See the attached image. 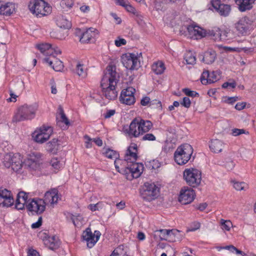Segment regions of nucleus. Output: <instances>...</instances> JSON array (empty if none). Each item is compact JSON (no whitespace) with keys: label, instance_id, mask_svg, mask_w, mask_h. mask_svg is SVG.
Wrapping results in <instances>:
<instances>
[{"label":"nucleus","instance_id":"4","mask_svg":"<svg viewBox=\"0 0 256 256\" xmlns=\"http://www.w3.org/2000/svg\"><path fill=\"white\" fill-rule=\"evenodd\" d=\"M193 148L189 144H184L179 146L174 154L175 162L179 165L186 164L190 159Z\"/></svg>","mask_w":256,"mask_h":256},{"label":"nucleus","instance_id":"55","mask_svg":"<svg viewBox=\"0 0 256 256\" xmlns=\"http://www.w3.org/2000/svg\"><path fill=\"white\" fill-rule=\"evenodd\" d=\"M50 35L52 38L58 39H62L63 36L61 35L60 32L58 30H52L50 32Z\"/></svg>","mask_w":256,"mask_h":256},{"label":"nucleus","instance_id":"42","mask_svg":"<svg viewBox=\"0 0 256 256\" xmlns=\"http://www.w3.org/2000/svg\"><path fill=\"white\" fill-rule=\"evenodd\" d=\"M72 220L74 224L76 226H80L84 222L82 217L80 214L72 216Z\"/></svg>","mask_w":256,"mask_h":256},{"label":"nucleus","instance_id":"36","mask_svg":"<svg viewBox=\"0 0 256 256\" xmlns=\"http://www.w3.org/2000/svg\"><path fill=\"white\" fill-rule=\"evenodd\" d=\"M76 72L78 75L83 78H85L87 74L86 66L80 62H77L76 64Z\"/></svg>","mask_w":256,"mask_h":256},{"label":"nucleus","instance_id":"59","mask_svg":"<svg viewBox=\"0 0 256 256\" xmlns=\"http://www.w3.org/2000/svg\"><path fill=\"white\" fill-rule=\"evenodd\" d=\"M85 140L86 146V148H90L92 147V139L87 135L84 136Z\"/></svg>","mask_w":256,"mask_h":256},{"label":"nucleus","instance_id":"23","mask_svg":"<svg viewBox=\"0 0 256 256\" xmlns=\"http://www.w3.org/2000/svg\"><path fill=\"white\" fill-rule=\"evenodd\" d=\"M98 34L97 30L93 28H90L84 32L80 39L82 42H88L94 38Z\"/></svg>","mask_w":256,"mask_h":256},{"label":"nucleus","instance_id":"11","mask_svg":"<svg viewBox=\"0 0 256 256\" xmlns=\"http://www.w3.org/2000/svg\"><path fill=\"white\" fill-rule=\"evenodd\" d=\"M140 56L134 53H126L121 57L122 62L127 69L133 70L137 69L140 64Z\"/></svg>","mask_w":256,"mask_h":256},{"label":"nucleus","instance_id":"44","mask_svg":"<svg viewBox=\"0 0 256 256\" xmlns=\"http://www.w3.org/2000/svg\"><path fill=\"white\" fill-rule=\"evenodd\" d=\"M168 230H160L155 232V234L159 236L160 240H166L168 236Z\"/></svg>","mask_w":256,"mask_h":256},{"label":"nucleus","instance_id":"52","mask_svg":"<svg viewBox=\"0 0 256 256\" xmlns=\"http://www.w3.org/2000/svg\"><path fill=\"white\" fill-rule=\"evenodd\" d=\"M126 40L125 39L120 37L117 38L114 40V44L117 47L126 45Z\"/></svg>","mask_w":256,"mask_h":256},{"label":"nucleus","instance_id":"40","mask_svg":"<svg viewBox=\"0 0 256 256\" xmlns=\"http://www.w3.org/2000/svg\"><path fill=\"white\" fill-rule=\"evenodd\" d=\"M220 225L221 228L224 232L230 231L231 228L232 227V224L229 220H224V219H221L220 220Z\"/></svg>","mask_w":256,"mask_h":256},{"label":"nucleus","instance_id":"9","mask_svg":"<svg viewBox=\"0 0 256 256\" xmlns=\"http://www.w3.org/2000/svg\"><path fill=\"white\" fill-rule=\"evenodd\" d=\"M4 164L6 167L10 168L17 172L22 168V158L18 154H6L4 156Z\"/></svg>","mask_w":256,"mask_h":256},{"label":"nucleus","instance_id":"6","mask_svg":"<svg viewBox=\"0 0 256 256\" xmlns=\"http://www.w3.org/2000/svg\"><path fill=\"white\" fill-rule=\"evenodd\" d=\"M183 176L186 184L192 187H197L201 183L202 172L196 168L185 169L183 172Z\"/></svg>","mask_w":256,"mask_h":256},{"label":"nucleus","instance_id":"20","mask_svg":"<svg viewBox=\"0 0 256 256\" xmlns=\"http://www.w3.org/2000/svg\"><path fill=\"white\" fill-rule=\"evenodd\" d=\"M220 78L218 72H212L210 74L208 70H204L202 74L200 80L203 84H212L216 82Z\"/></svg>","mask_w":256,"mask_h":256},{"label":"nucleus","instance_id":"48","mask_svg":"<svg viewBox=\"0 0 256 256\" xmlns=\"http://www.w3.org/2000/svg\"><path fill=\"white\" fill-rule=\"evenodd\" d=\"M12 196L11 192L6 189L0 188V198H10Z\"/></svg>","mask_w":256,"mask_h":256},{"label":"nucleus","instance_id":"3","mask_svg":"<svg viewBox=\"0 0 256 256\" xmlns=\"http://www.w3.org/2000/svg\"><path fill=\"white\" fill-rule=\"evenodd\" d=\"M28 194L24 192H19L16 196L15 208L23 210L26 206L27 210L33 214H40L46 210L44 201L42 198H34L28 200Z\"/></svg>","mask_w":256,"mask_h":256},{"label":"nucleus","instance_id":"30","mask_svg":"<svg viewBox=\"0 0 256 256\" xmlns=\"http://www.w3.org/2000/svg\"><path fill=\"white\" fill-rule=\"evenodd\" d=\"M216 58V54L214 51H208L204 52L202 60L206 64H211L214 61Z\"/></svg>","mask_w":256,"mask_h":256},{"label":"nucleus","instance_id":"32","mask_svg":"<svg viewBox=\"0 0 256 256\" xmlns=\"http://www.w3.org/2000/svg\"><path fill=\"white\" fill-rule=\"evenodd\" d=\"M180 231L176 230H168L166 240L174 242L180 239Z\"/></svg>","mask_w":256,"mask_h":256},{"label":"nucleus","instance_id":"8","mask_svg":"<svg viewBox=\"0 0 256 256\" xmlns=\"http://www.w3.org/2000/svg\"><path fill=\"white\" fill-rule=\"evenodd\" d=\"M53 132V129L49 126H43L36 128L32 134L34 140L40 144H42L48 140Z\"/></svg>","mask_w":256,"mask_h":256},{"label":"nucleus","instance_id":"39","mask_svg":"<svg viewBox=\"0 0 256 256\" xmlns=\"http://www.w3.org/2000/svg\"><path fill=\"white\" fill-rule=\"evenodd\" d=\"M126 250L124 246L121 245L116 248L110 256H126Z\"/></svg>","mask_w":256,"mask_h":256},{"label":"nucleus","instance_id":"22","mask_svg":"<svg viewBox=\"0 0 256 256\" xmlns=\"http://www.w3.org/2000/svg\"><path fill=\"white\" fill-rule=\"evenodd\" d=\"M216 12H217L220 16L224 17L228 16L231 12L232 8L230 4L220 3L218 4L216 6L214 5L212 6Z\"/></svg>","mask_w":256,"mask_h":256},{"label":"nucleus","instance_id":"13","mask_svg":"<svg viewBox=\"0 0 256 256\" xmlns=\"http://www.w3.org/2000/svg\"><path fill=\"white\" fill-rule=\"evenodd\" d=\"M195 192L191 188L184 186L180 190L178 200L182 204H186L192 202L195 198Z\"/></svg>","mask_w":256,"mask_h":256},{"label":"nucleus","instance_id":"58","mask_svg":"<svg viewBox=\"0 0 256 256\" xmlns=\"http://www.w3.org/2000/svg\"><path fill=\"white\" fill-rule=\"evenodd\" d=\"M181 104L185 108H190L191 104L190 99L188 97H184L182 102H181Z\"/></svg>","mask_w":256,"mask_h":256},{"label":"nucleus","instance_id":"17","mask_svg":"<svg viewBox=\"0 0 256 256\" xmlns=\"http://www.w3.org/2000/svg\"><path fill=\"white\" fill-rule=\"evenodd\" d=\"M41 154L38 152L29 154L24 162L26 166L32 170L36 169L41 163Z\"/></svg>","mask_w":256,"mask_h":256},{"label":"nucleus","instance_id":"19","mask_svg":"<svg viewBox=\"0 0 256 256\" xmlns=\"http://www.w3.org/2000/svg\"><path fill=\"white\" fill-rule=\"evenodd\" d=\"M60 197L58 194V191L56 189H52L45 193L44 198L45 206L50 204L52 207L56 204Z\"/></svg>","mask_w":256,"mask_h":256},{"label":"nucleus","instance_id":"35","mask_svg":"<svg viewBox=\"0 0 256 256\" xmlns=\"http://www.w3.org/2000/svg\"><path fill=\"white\" fill-rule=\"evenodd\" d=\"M210 36L215 41L221 40L222 30L218 28H214L209 32Z\"/></svg>","mask_w":256,"mask_h":256},{"label":"nucleus","instance_id":"49","mask_svg":"<svg viewBox=\"0 0 256 256\" xmlns=\"http://www.w3.org/2000/svg\"><path fill=\"white\" fill-rule=\"evenodd\" d=\"M200 224L198 222H194L191 224L189 228L187 230L188 232L195 231L200 228Z\"/></svg>","mask_w":256,"mask_h":256},{"label":"nucleus","instance_id":"25","mask_svg":"<svg viewBox=\"0 0 256 256\" xmlns=\"http://www.w3.org/2000/svg\"><path fill=\"white\" fill-rule=\"evenodd\" d=\"M224 146V143L222 140L218 139L212 140L209 145L210 150L215 153L221 152Z\"/></svg>","mask_w":256,"mask_h":256},{"label":"nucleus","instance_id":"15","mask_svg":"<svg viewBox=\"0 0 256 256\" xmlns=\"http://www.w3.org/2000/svg\"><path fill=\"white\" fill-rule=\"evenodd\" d=\"M124 132L130 136L138 137L142 134L138 118H134L128 128H124Z\"/></svg>","mask_w":256,"mask_h":256},{"label":"nucleus","instance_id":"33","mask_svg":"<svg viewBox=\"0 0 256 256\" xmlns=\"http://www.w3.org/2000/svg\"><path fill=\"white\" fill-rule=\"evenodd\" d=\"M138 120L140 124V128L142 134L144 133L148 132L152 128V124L150 121L144 120L140 118H138Z\"/></svg>","mask_w":256,"mask_h":256},{"label":"nucleus","instance_id":"27","mask_svg":"<svg viewBox=\"0 0 256 256\" xmlns=\"http://www.w3.org/2000/svg\"><path fill=\"white\" fill-rule=\"evenodd\" d=\"M56 24L60 28L68 29L71 27V22L65 16L58 15L56 18Z\"/></svg>","mask_w":256,"mask_h":256},{"label":"nucleus","instance_id":"43","mask_svg":"<svg viewBox=\"0 0 256 256\" xmlns=\"http://www.w3.org/2000/svg\"><path fill=\"white\" fill-rule=\"evenodd\" d=\"M58 110L59 117H58L57 118L59 120V121L64 123L66 125H68L70 124L62 108L60 106L59 107Z\"/></svg>","mask_w":256,"mask_h":256},{"label":"nucleus","instance_id":"56","mask_svg":"<svg viewBox=\"0 0 256 256\" xmlns=\"http://www.w3.org/2000/svg\"><path fill=\"white\" fill-rule=\"evenodd\" d=\"M224 166L228 170H231L234 168L235 164L232 160H229L226 162Z\"/></svg>","mask_w":256,"mask_h":256},{"label":"nucleus","instance_id":"45","mask_svg":"<svg viewBox=\"0 0 256 256\" xmlns=\"http://www.w3.org/2000/svg\"><path fill=\"white\" fill-rule=\"evenodd\" d=\"M50 164L56 170L60 169L62 166V162L55 158L52 159Z\"/></svg>","mask_w":256,"mask_h":256},{"label":"nucleus","instance_id":"50","mask_svg":"<svg viewBox=\"0 0 256 256\" xmlns=\"http://www.w3.org/2000/svg\"><path fill=\"white\" fill-rule=\"evenodd\" d=\"M124 8L129 12H130L134 15L138 14V12L136 8L132 6L128 2Z\"/></svg>","mask_w":256,"mask_h":256},{"label":"nucleus","instance_id":"16","mask_svg":"<svg viewBox=\"0 0 256 256\" xmlns=\"http://www.w3.org/2000/svg\"><path fill=\"white\" fill-rule=\"evenodd\" d=\"M135 91V89L132 87H128L123 90L120 97V101L127 105L133 104L135 102L134 96Z\"/></svg>","mask_w":256,"mask_h":256},{"label":"nucleus","instance_id":"41","mask_svg":"<svg viewBox=\"0 0 256 256\" xmlns=\"http://www.w3.org/2000/svg\"><path fill=\"white\" fill-rule=\"evenodd\" d=\"M233 186L236 190H246L248 188V185L244 182H234Z\"/></svg>","mask_w":256,"mask_h":256},{"label":"nucleus","instance_id":"54","mask_svg":"<svg viewBox=\"0 0 256 256\" xmlns=\"http://www.w3.org/2000/svg\"><path fill=\"white\" fill-rule=\"evenodd\" d=\"M238 96H234V97H226L224 98V101L228 104H232L234 102L238 101Z\"/></svg>","mask_w":256,"mask_h":256},{"label":"nucleus","instance_id":"34","mask_svg":"<svg viewBox=\"0 0 256 256\" xmlns=\"http://www.w3.org/2000/svg\"><path fill=\"white\" fill-rule=\"evenodd\" d=\"M152 70L156 74H162L165 70L164 64L161 61H158L153 64L152 66Z\"/></svg>","mask_w":256,"mask_h":256},{"label":"nucleus","instance_id":"37","mask_svg":"<svg viewBox=\"0 0 256 256\" xmlns=\"http://www.w3.org/2000/svg\"><path fill=\"white\" fill-rule=\"evenodd\" d=\"M184 59L188 64H194L196 63V58L194 54L191 51L187 52L185 54Z\"/></svg>","mask_w":256,"mask_h":256},{"label":"nucleus","instance_id":"24","mask_svg":"<svg viewBox=\"0 0 256 256\" xmlns=\"http://www.w3.org/2000/svg\"><path fill=\"white\" fill-rule=\"evenodd\" d=\"M16 7L14 4L12 2L4 3L0 1V14L10 16L15 12Z\"/></svg>","mask_w":256,"mask_h":256},{"label":"nucleus","instance_id":"12","mask_svg":"<svg viewBox=\"0 0 256 256\" xmlns=\"http://www.w3.org/2000/svg\"><path fill=\"white\" fill-rule=\"evenodd\" d=\"M234 26L238 33L246 35L252 28V21L248 17H242L234 24Z\"/></svg>","mask_w":256,"mask_h":256},{"label":"nucleus","instance_id":"2","mask_svg":"<svg viewBox=\"0 0 256 256\" xmlns=\"http://www.w3.org/2000/svg\"><path fill=\"white\" fill-rule=\"evenodd\" d=\"M119 74L115 66H108L102 79L100 86L102 94L110 100H114L118 96L116 86L119 80Z\"/></svg>","mask_w":256,"mask_h":256},{"label":"nucleus","instance_id":"47","mask_svg":"<svg viewBox=\"0 0 256 256\" xmlns=\"http://www.w3.org/2000/svg\"><path fill=\"white\" fill-rule=\"evenodd\" d=\"M58 139L53 138L50 142L46 144V146L50 150L52 151L58 146Z\"/></svg>","mask_w":256,"mask_h":256},{"label":"nucleus","instance_id":"28","mask_svg":"<svg viewBox=\"0 0 256 256\" xmlns=\"http://www.w3.org/2000/svg\"><path fill=\"white\" fill-rule=\"evenodd\" d=\"M44 244L50 250H54L59 246V240L56 236H49L44 240Z\"/></svg>","mask_w":256,"mask_h":256},{"label":"nucleus","instance_id":"60","mask_svg":"<svg viewBox=\"0 0 256 256\" xmlns=\"http://www.w3.org/2000/svg\"><path fill=\"white\" fill-rule=\"evenodd\" d=\"M245 130L244 129L234 128L232 130V134L233 136H238L241 134H244Z\"/></svg>","mask_w":256,"mask_h":256},{"label":"nucleus","instance_id":"38","mask_svg":"<svg viewBox=\"0 0 256 256\" xmlns=\"http://www.w3.org/2000/svg\"><path fill=\"white\" fill-rule=\"evenodd\" d=\"M234 34L232 32L229 30H222L221 40L222 42H226L232 39Z\"/></svg>","mask_w":256,"mask_h":256},{"label":"nucleus","instance_id":"26","mask_svg":"<svg viewBox=\"0 0 256 256\" xmlns=\"http://www.w3.org/2000/svg\"><path fill=\"white\" fill-rule=\"evenodd\" d=\"M256 0H235L236 4L238 6L240 12H244L250 10Z\"/></svg>","mask_w":256,"mask_h":256},{"label":"nucleus","instance_id":"1","mask_svg":"<svg viewBox=\"0 0 256 256\" xmlns=\"http://www.w3.org/2000/svg\"><path fill=\"white\" fill-rule=\"evenodd\" d=\"M137 158V146L132 144L128 148L124 157L125 162L132 164L126 167H120L118 164H120L122 160L119 159L114 161L115 168L118 172L125 174L128 180L138 178L142 174L144 167L142 164L136 162Z\"/></svg>","mask_w":256,"mask_h":256},{"label":"nucleus","instance_id":"10","mask_svg":"<svg viewBox=\"0 0 256 256\" xmlns=\"http://www.w3.org/2000/svg\"><path fill=\"white\" fill-rule=\"evenodd\" d=\"M159 191L158 187L154 183L146 182L141 192V196L143 199L151 201L158 197Z\"/></svg>","mask_w":256,"mask_h":256},{"label":"nucleus","instance_id":"64","mask_svg":"<svg viewBox=\"0 0 256 256\" xmlns=\"http://www.w3.org/2000/svg\"><path fill=\"white\" fill-rule=\"evenodd\" d=\"M236 86V84L235 82H226L223 84L222 87L223 88H228V87H230L231 88H234Z\"/></svg>","mask_w":256,"mask_h":256},{"label":"nucleus","instance_id":"62","mask_svg":"<svg viewBox=\"0 0 256 256\" xmlns=\"http://www.w3.org/2000/svg\"><path fill=\"white\" fill-rule=\"evenodd\" d=\"M42 217L40 216L38 218V220L36 222L33 223L32 224V228H39L42 225Z\"/></svg>","mask_w":256,"mask_h":256},{"label":"nucleus","instance_id":"7","mask_svg":"<svg viewBox=\"0 0 256 256\" xmlns=\"http://www.w3.org/2000/svg\"><path fill=\"white\" fill-rule=\"evenodd\" d=\"M38 108V106L36 104L22 106L18 109L15 116L16 120L20 122L33 119L35 117Z\"/></svg>","mask_w":256,"mask_h":256},{"label":"nucleus","instance_id":"14","mask_svg":"<svg viewBox=\"0 0 256 256\" xmlns=\"http://www.w3.org/2000/svg\"><path fill=\"white\" fill-rule=\"evenodd\" d=\"M100 235L101 234L99 231L95 230L92 234L90 228H87L82 233V238L86 242L87 246L92 248L98 240Z\"/></svg>","mask_w":256,"mask_h":256},{"label":"nucleus","instance_id":"53","mask_svg":"<svg viewBox=\"0 0 256 256\" xmlns=\"http://www.w3.org/2000/svg\"><path fill=\"white\" fill-rule=\"evenodd\" d=\"M183 92H184V94L189 96L192 97H196V96H198L199 94L198 92H196L195 91H192L190 90L188 88H184L183 90Z\"/></svg>","mask_w":256,"mask_h":256},{"label":"nucleus","instance_id":"31","mask_svg":"<svg viewBox=\"0 0 256 256\" xmlns=\"http://www.w3.org/2000/svg\"><path fill=\"white\" fill-rule=\"evenodd\" d=\"M102 154L108 158L116 160L115 161L118 160H116L119 156L118 152L109 148H104Z\"/></svg>","mask_w":256,"mask_h":256},{"label":"nucleus","instance_id":"63","mask_svg":"<svg viewBox=\"0 0 256 256\" xmlns=\"http://www.w3.org/2000/svg\"><path fill=\"white\" fill-rule=\"evenodd\" d=\"M151 102H150V98H148V96L143 98L140 102L141 104L143 106H148V104H151Z\"/></svg>","mask_w":256,"mask_h":256},{"label":"nucleus","instance_id":"57","mask_svg":"<svg viewBox=\"0 0 256 256\" xmlns=\"http://www.w3.org/2000/svg\"><path fill=\"white\" fill-rule=\"evenodd\" d=\"M142 140H150V141H154L156 140L155 136L152 134H144L142 137Z\"/></svg>","mask_w":256,"mask_h":256},{"label":"nucleus","instance_id":"21","mask_svg":"<svg viewBox=\"0 0 256 256\" xmlns=\"http://www.w3.org/2000/svg\"><path fill=\"white\" fill-rule=\"evenodd\" d=\"M44 62L48 64L56 72L62 70L64 68L62 62L56 58L55 56H50L44 58Z\"/></svg>","mask_w":256,"mask_h":256},{"label":"nucleus","instance_id":"29","mask_svg":"<svg viewBox=\"0 0 256 256\" xmlns=\"http://www.w3.org/2000/svg\"><path fill=\"white\" fill-rule=\"evenodd\" d=\"M36 47L41 53L46 56H51V54L52 53L51 45L49 44H40L37 45Z\"/></svg>","mask_w":256,"mask_h":256},{"label":"nucleus","instance_id":"18","mask_svg":"<svg viewBox=\"0 0 256 256\" xmlns=\"http://www.w3.org/2000/svg\"><path fill=\"white\" fill-rule=\"evenodd\" d=\"M187 31L188 36L194 40L201 39L206 34V31L204 29L196 25H190L188 26Z\"/></svg>","mask_w":256,"mask_h":256},{"label":"nucleus","instance_id":"61","mask_svg":"<svg viewBox=\"0 0 256 256\" xmlns=\"http://www.w3.org/2000/svg\"><path fill=\"white\" fill-rule=\"evenodd\" d=\"M51 48L52 50V53L51 54V56H56V55L60 54L62 52L60 50L57 46L52 47L51 46Z\"/></svg>","mask_w":256,"mask_h":256},{"label":"nucleus","instance_id":"46","mask_svg":"<svg viewBox=\"0 0 256 256\" xmlns=\"http://www.w3.org/2000/svg\"><path fill=\"white\" fill-rule=\"evenodd\" d=\"M60 5L63 8H70L74 5L73 0H62L60 2Z\"/></svg>","mask_w":256,"mask_h":256},{"label":"nucleus","instance_id":"51","mask_svg":"<svg viewBox=\"0 0 256 256\" xmlns=\"http://www.w3.org/2000/svg\"><path fill=\"white\" fill-rule=\"evenodd\" d=\"M14 198L12 195L10 196V198H4V200L2 202V204L4 205V206L8 207L12 206V204H14Z\"/></svg>","mask_w":256,"mask_h":256},{"label":"nucleus","instance_id":"5","mask_svg":"<svg viewBox=\"0 0 256 256\" xmlns=\"http://www.w3.org/2000/svg\"><path fill=\"white\" fill-rule=\"evenodd\" d=\"M30 12L38 17L46 16L50 13L51 7L44 0H33L28 4Z\"/></svg>","mask_w":256,"mask_h":256}]
</instances>
